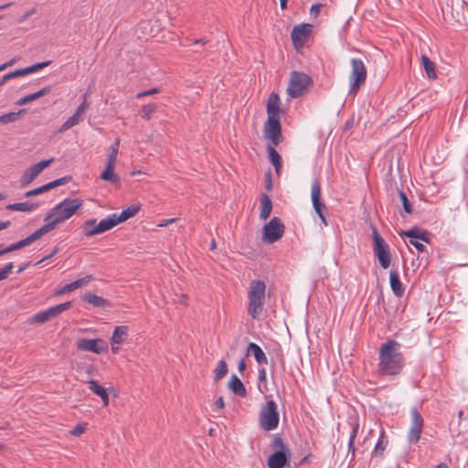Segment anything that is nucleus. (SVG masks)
<instances>
[{
    "label": "nucleus",
    "instance_id": "nucleus-1",
    "mask_svg": "<svg viewBox=\"0 0 468 468\" xmlns=\"http://www.w3.org/2000/svg\"><path fill=\"white\" fill-rule=\"evenodd\" d=\"M83 205L80 198H66L56 205L44 218L46 224L40 228L45 235L54 229L57 225L70 218Z\"/></svg>",
    "mask_w": 468,
    "mask_h": 468
},
{
    "label": "nucleus",
    "instance_id": "nucleus-2",
    "mask_svg": "<svg viewBox=\"0 0 468 468\" xmlns=\"http://www.w3.org/2000/svg\"><path fill=\"white\" fill-rule=\"evenodd\" d=\"M403 365L399 344L394 340L386 342L379 350V372L383 375L396 376L400 373Z\"/></svg>",
    "mask_w": 468,
    "mask_h": 468
},
{
    "label": "nucleus",
    "instance_id": "nucleus-3",
    "mask_svg": "<svg viewBox=\"0 0 468 468\" xmlns=\"http://www.w3.org/2000/svg\"><path fill=\"white\" fill-rule=\"evenodd\" d=\"M265 292L266 284L263 281L254 280L250 282L248 291L249 304L247 311L253 319H258L263 311Z\"/></svg>",
    "mask_w": 468,
    "mask_h": 468
},
{
    "label": "nucleus",
    "instance_id": "nucleus-4",
    "mask_svg": "<svg viewBox=\"0 0 468 468\" xmlns=\"http://www.w3.org/2000/svg\"><path fill=\"white\" fill-rule=\"evenodd\" d=\"M372 237L374 240L373 250L376 257L378 260L380 266L383 269H388L390 266L391 261V253L389 250V246L384 240V239L380 236L378 229L373 228L372 229Z\"/></svg>",
    "mask_w": 468,
    "mask_h": 468
},
{
    "label": "nucleus",
    "instance_id": "nucleus-5",
    "mask_svg": "<svg viewBox=\"0 0 468 468\" xmlns=\"http://www.w3.org/2000/svg\"><path fill=\"white\" fill-rule=\"evenodd\" d=\"M311 83L312 80L309 75L303 72L292 71L287 88V93L292 98L300 97L307 90Z\"/></svg>",
    "mask_w": 468,
    "mask_h": 468
},
{
    "label": "nucleus",
    "instance_id": "nucleus-6",
    "mask_svg": "<svg viewBox=\"0 0 468 468\" xmlns=\"http://www.w3.org/2000/svg\"><path fill=\"white\" fill-rule=\"evenodd\" d=\"M278 423L277 404L273 400H269L261 410L260 425L265 431H272L277 428Z\"/></svg>",
    "mask_w": 468,
    "mask_h": 468
},
{
    "label": "nucleus",
    "instance_id": "nucleus-7",
    "mask_svg": "<svg viewBox=\"0 0 468 468\" xmlns=\"http://www.w3.org/2000/svg\"><path fill=\"white\" fill-rule=\"evenodd\" d=\"M351 73L349 76L350 93H356L360 86L363 85L367 79V69L364 62L358 58L351 59Z\"/></svg>",
    "mask_w": 468,
    "mask_h": 468
},
{
    "label": "nucleus",
    "instance_id": "nucleus-8",
    "mask_svg": "<svg viewBox=\"0 0 468 468\" xmlns=\"http://www.w3.org/2000/svg\"><path fill=\"white\" fill-rule=\"evenodd\" d=\"M284 233V225L282 220L274 217L262 229V240L271 244L279 240Z\"/></svg>",
    "mask_w": 468,
    "mask_h": 468
},
{
    "label": "nucleus",
    "instance_id": "nucleus-9",
    "mask_svg": "<svg viewBox=\"0 0 468 468\" xmlns=\"http://www.w3.org/2000/svg\"><path fill=\"white\" fill-rule=\"evenodd\" d=\"M54 162V158H49L48 160L40 161L27 170L24 171L22 176L19 179L20 187H26L30 185L38 175L48 166H49Z\"/></svg>",
    "mask_w": 468,
    "mask_h": 468
},
{
    "label": "nucleus",
    "instance_id": "nucleus-10",
    "mask_svg": "<svg viewBox=\"0 0 468 468\" xmlns=\"http://www.w3.org/2000/svg\"><path fill=\"white\" fill-rule=\"evenodd\" d=\"M81 229L85 237H92L108 231L113 229V227L108 217L101 219L99 223H97L95 218L89 219L82 224Z\"/></svg>",
    "mask_w": 468,
    "mask_h": 468
},
{
    "label": "nucleus",
    "instance_id": "nucleus-11",
    "mask_svg": "<svg viewBox=\"0 0 468 468\" xmlns=\"http://www.w3.org/2000/svg\"><path fill=\"white\" fill-rule=\"evenodd\" d=\"M263 134L271 142L269 144L278 145L282 138L280 118H268L264 123Z\"/></svg>",
    "mask_w": 468,
    "mask_h": 468
},
{
    "label": "nucleus",
    "instance_id": "nucleus-12",
    "mask_svg": "<svg viewBox=\"0 0 468 468\" xmlns=\"http://www.w3.org/2000/svg\"><path fill=\"white\" fill-rule=\"evenodd\" d=\"M71 307V302H66L55 306H52L45 311L39 312L30 318V323L44 324L54 317L58 316L62 312Z\"/></svg>",
    "mask_w": 468,
    "mask_h": 468
},
{
    "label": "nucleus",
    "instance_id": "nucleus-13",
    "mask_svg": "<svg viewBox=\"0 0 468 468\" xmlns=\"http://www.w3.org/2000/svg\"><path fill=\"white\" fill-rule=\"evenodd\" d=\"M76 346L79 350L92 352L95 354H101L108 350L107 343L101 339H88V338H80L76 343Z\"/></svg>",
    "mask_w": 468,
    "mask_h": 468
},
{
    "label": "nucleus",
    "instance_id": "nucleus-14",
    "mask_svg": "<svg viewBox=\"0 0 468 468\" xmlns=\"http://www.w3.org/2000/svg\"><path fill=\"white\" fill-rule=\"evenodd\" d=\"M410 420L411 425L408 432V440L410 443H417L422 432L423 419L415 408L410 410Z\"/></svg>",
    "mask_w": 468,
    "mask_h": 468
},
{
    "label": "nucleus",
    "instance_id": "nucleus-15",
    "mask_svg": "<svg viewBox=\"0 0 468 468\" xmlns=\"http://www.w3.org/2000/svg\"><path fill=\"white\" fill-rule=\"evenodd\" d=\"M399 235L401 237L409 238V243L414 246L418 251L423 252L425 250V246L419 240L425 242L429 241L426 231H421L418 229H411L406 231H401Z\"/></svg>",
    "mask_w": 468,
    "mask_h": 468
},
{
    "label": "nucleus",
    "instance_id": "nucleus-16",
    "mask_svg": "<svg viewBox=\"0 0 468 468\" xmlns=\"http://www.w3.org/2000/svg\"><path fill=\"white\" fill-rule=\"evenodd\" d=\"M312 31V26L303 24L294 27L291 33V37L296 47H302L308 39Z\"/></svg>",
    "mask_w": 468,
    "mask_h": 468
},
{
    "label": "nucleus",
    "instance_id": "nucleus-17",
    "mask_svg": "<svg viewBox=\"0 0 468 468\" xmlns=\"http://www.w3.org/2000/svg\"><path fill=\"white\" fill-rule=\"evenodd\" d=\"M311 199L314 211L317 214L323 212L325 208L324 202L321 200V184L318 179H315L312 183L311 186Z\"/></svg>",
    "mask_w": 468,
    "mask_h": 468
},
{
    "label": "nucleus",
    "instance_id": "nucleus-18",
    "mask_svg": "<svg viewBox=\"0 0 468 468\" xmlns=\"http://www.w3.org/2000/svg\"><path fill=\"white\" fill-rule=\"evenodd\" d=\"M139 209H140L139 206L132 205L129 207H127L126 209H123L120 214L114 213V214L110 215L109 218L112 223V227L114 228L118 224L126 221L130 218H133V216H135L138 213Z\"/></svg>",
    "mask_w": 468,
    "mask_h": 468
},
{
    "label": "nucleus",
    "instance_id": "nucleus-19",
    "mask_svg": "<svg viewBox=\"0 0 468 468\" xmlns=\"http://www.w3.org/2000/svg\"><path fill=\"white\" fill-rule=\"evenodd\" d=\"M44 234L40 230V229H37L35 232H33L31 235L27 237L24 239H21L16 243L11 244L10 246L5 248V253L12 252L14 250H20L24 247L29 246L36 240L39 239Z\"/></svg>",
    "mask_w": 468,
    "mask_h": 468
},
{
    "label": "nucleus",
    "instance_id": "nucleus-20",
    "mask_svg": "<svg viewBox=\"0 0 468 468\" xmlns=\"http://www.w3.org/2000/svg\"><path fill=\"white\" fill-rule=\"evenodd\" d=\"M100 178L102 181L110 182L111 184L114 185L115 186H120L121 178L115 173V165H114L105 164V167H104L103 171L101 172Z\"/></svg>",
    "mask_w": 468,
    "mask_h": 468
},
{
    "label": "nucleus",
    "instance_id": "nucleus-21",
    "mask_svg": "<svg viewBox=\"0 0 468 468\" xmlns=\"http://www.w3.org/2000/svg\"><path fill=\"white\" fill-rule=\"evenodd\" d=\"M280 97L277 93H271L267 102L268 118H280Z\"/></svg>",
    "mask_w": 468,
    "mask_h": 468
},
{
    "label": "nucleus",
    "instance_id": "nucleus-22",
    "mask_svg": "<svg viewBox=\"0 0 468 468\" xmlns=\"http://www.w3.org/2000/svg\"><path fill=\"white\" fill-rule=\"evenodd\" d=\"M288 457H290V453H285V452H275L268 459V467L283 468L288 460Z\"/></svg>",
    "mask_w": 468,
    "mask_h": 468
},
{
    "label": "nucleus",
    "instance_id": "nucleus-23",
    "mask_svg": "<svg viewBox=\"0 0 468 468\" xmlns=\"http://www.w3.org/2000/svg\"><path fill=\"white\" fill-rule=\"evenodd\" d=\"M89 383V388L94 393L96 394L97 396H99L102 402H103V406H108L109 405V401H110V399H109V395L106 391V389L101 386L98 381L94 380V379H90L88 381Z\"/></svg>",
    "mask_w": 468,
    "mask_h": 468
},
{
    "label": "nucleus",
    "instance_id": "nucleus-24",
    "mask_svg": "<svg viewBox=\"0 0 468 468\" xmlns=\"http://www.w3.org/2000/svg\"><path fill=\"white\" fill-rule=\"evenodd\" d=\"M229 388L237 396L241 398L246 397L247 390L241 380L236 376L232 375L229 381Z\"/></svg>",
    "mask_w": 468,
    "mask_h": 468
},
{
    "label": "nucleus",
    "instance_id": "nucleus-25",
    "mask_svg": "<svg viewBox=\"0 0 468 468\" xmlns=\"http://www.w3.org/2000/svg\"><path fill=\"white\" fill-rule=\"evenodd\" d=\"M389 282L390 287L394 294L398 297L402 296L404 293V287L399 280V273L395 270H391L389 272Z\"/></svg>",
    "mask_w": 468,
    "mask_h": 468
},
{
    "label": "nucleus",
    "instance_id": "nucleus-26",
    "mask_svg": "<svg viewBox=\"0 0 468 468\" xmlns=\"http://www.w3.org/2000/svg\"><path fill=\"white\" fill-rule=\"evenodd\" d=\"M272 210V203L270 197L267 194H262L261 197V212L260 218L266 220Z\"/></svg>",
    "mask_w": 468,
    "mask_h": 468
},
{
    "label": "nucleus",
    "instance_id": "nucleus-27",
    "mask_svg": "<svg viewBox=\"0 0 468 468\" xmlns=\"http://www.w3.org/2000/svg\"><path fill=\"white\" fill-rule=\"evenodd\" d=\"M275 146L273 144L267 145L268 157L270 162L273 165L275 171L277 174L280 173L282 164V157L279 153L275 150Z\"/></svg>",
    "mask_w": 468,
    "mask_h": 468
},
{
    "label": "nucleus",
    "instance_id": "nucleus-28",
    "mask_svg": "<svg viewBox=\"0 0 468 468\" xmlns=\"http://www.w3.org/2000/svg\"><path fill=\"white\" fill-rule=\"evenodd\" d=\"M82 300L90 304H92L96 307H106L109 306V301L92 293L90 292H86L82 295Z\"/></svg>",
    "mask_w": 468,
    "mask_h": 468
},
{
    "label": "nucleus",
    "instance_id": "nucleus-29",
    "mask_svg": "<svg viewBox=\"0 0 468 468\" xmlns=\"http://www.w3.org/2000/svg\"><path fill=\"white\" fill-rule=\"evenodd\" d=\"M37 207H38L37 203H33V202H29V201L22 202V203L9 204L5 207V208L7 210L21 211V212H31V211L36 210Z\"/></svg>",
    "mask_w": 468,
    "mask_h": 468
},
{
    "label": "nucleus",
    "instance_id": "nucleus-30",
    "mask_svg": "<svg viewBox=\"0 0 468 468\" xmlns=\"http://www.w3.org/2000/svg\"><path fill=\"white\" fill-rule=\"evenodd\" d=\"M129 328L126 325L116 326L111 337V342L122 344L128 335Z\"/></svg>",
    "mask_w": 468,
    "mask_h": 468
},
{
    "label": "nucleus",
    "instance_id": "nucleus-31",
    "mask_svg": "<svg viewBox=\"0 0 468 468\" xmlns=\"http://www.w3.org/2000/svg\"><path fill=\"white\" fill-rule=\"evenodd\" d=\"M421 62L422 66L425 69L426 75L430 80H436V65L433 61H431L426 55H421Z\"/></svg>",
    "mask_w": 468,
    "mask_h": 468
},
{
    "label": "nucleus",
    "instance_id": "nucleus-32",
    "mask_svg": "<svg viewBox=\"0 0 468 468\" xmlns=\"http://www.w3.org/2000/svg\"><path fill=\"white\" fill-rule=\"evenodd\" d=\"M248 352L249 353H252V355L254 356L256 361L262 365V364H267L268 363V359H267V356H265L264 352L262 351V349L255 343H250L248 346Z\"/></svg>",
    "mask_w": 468,
    "mask_h": 468
},
{
    "label": "nucleus",
    "instance_id": "nucleus-33",
    "mask_svg": "<svg viewBox=\"0 0 468 468\" xmlns=\"http://www.w3.org/2000/svg\"><path fill=\"white\" fill-rule=\"evenodd\" d=\"M157 105L154 103H148L144 105L140 110V116L142 119L148 121L152 115L156 112Z\"/></svg>",
    "mask_w": 468,
    "mask_h": 468
},
{
    "label": "nucleus",
    "instance_id": "nucleus-34",
    "mask_svg": "<svg viewBox=\"0 0 468 468\" xmlns=\"http://www.w3.org/2000/svg\"><path fill=\"white\" fill-rule=\"evenodd\" d=\"M25 112V110H20L17 112H9L0 116V125L16 122L17 120H19L21 113Z\"/></svg>",
    "mask_w": 468,
    "mask_h": 468
},
{
    "label": "nucleus",
    "instance_id": "nucleus-35",
    "mask_svg": "<svg viewBox=\"0 0 468 468\" xmlns=\"http://www.w3.org/2000/svg\"><path fill=\"white\" fill-rule=\"evenodd\" d=\"M215 380H219L223 378L228 373V366L224 360H220L216 367L215 371Z\"/></svg>",
    "mask_w": 468,
    "mask_h": 468
},
{
    "label": "nucleus",
    "instance_id": "nucleus-36",
    "mask_svg": "<svg viewBox=\"0 0 468 468\" xmlns=\"http://www.w3.org/2000/svg\"><path fill=\"white\" fill-rule=\"evenodd\" d=\"M271 447L276 450L275 452H285V453H290V449L279 436L274 437Z\"/></svg>",
    "mask_w": 468,
    "mask_h": 468
},
{
    "label": "nucleus",
    "instance_id": "nucleus-37",
    "mask_svg": "<svg viewBox=\"0 0 468 468\" xmlns=\"http://www.w3.org/2000/svg\"><path fill=\"white\" fill-rule=\"evenodd\" d=\"M50 64H51V61L48 60V61L37 63V64H34V65H32L30 67L25 68L24 69L25 75L36 72V71H37V70H39L41 69H44V68L49 66Z\"/></svg>",
    "mask_w": 468,
    "mask_h": 468
},
{
    "label": "nucleus",
    "instance_id": "nucleus-38",
    "mask_svg": "<svg viewBox=\"0 0 468 468\" xmlns=\"http://www.w3.org/2000/svg\"><path fill=\"white\" fill-rule=\"evenodd\" d=\"M50 64H51V61L48 60V61L37 63V64H34V65H32L30 67L25 68L24 69L25 75L36 72V71H37V70H39L41 69H44V68L49 66Z\"/></svg>",
    "mask_w": 468,
    "mask_h": 468
},
{
    "label": "nucleus",
    "instance_id": "nucleus-39",
    "mask_svg": "<svg viewBox=\"0 0 468 468\" xmlns=\"http://www.w3.org/2000/svg\"><path fill=\"white\" fill-rule=\"evenodd\" d=\"M358 429H359V423L357 421V419H356L355 422L353 424L352 433L350 435L349 442H348L349 450L352 451L353 452H355L354 443H355L356 436V434L358 432Z\"/></svg>",
    "mask_w": 468,
    "mask_h": 468
},
{
    "label": "nucleus",
    "instance_id": "nucleus-40",
    "mask_svg": "<svg viewBox=\"0 0 468 468\" xmlns=\"http://www.w3.org/2000/svg\"><path fill=\"white\" fill-rule=\"evenodd\" d=\"M387 444H388V441L385 440V436H384V434H382L380 436V438L378 439V441L375 447L376 454H379L380 456H382Z\"/></svg>",
    "mask_w": 468,
    "mask_h": 468
},
{
    "label": "nucleus",
    "instance_id": "nucleus-41",
    "mask_svg": "<svg viewBox=\"0 0 468 468\" xmlns=\"http://www.w3.org/2000/svg\"><path fill=\"white\" fill-rule=\"evenodd\" d=\"M399 197L402 202L403 208L407 213H411L412 206L410 203L406 194L402 190H399Z\"/></svg>",
    "mask_w": 468,
    "mask_h": 468
},
{
    "label": "nucleus",
    "instance_id": "nucleus-42",
    "mask_svg": "<svg viewBox=\"0 0 468 468\" xmlns=\"http://www.w3.org/2000/svg\"><path fill=\"white\" fill-rule=\"evenodd\" d=\"M48 191V186L47 184L42 186H39L37 188H35V189H32V190H29L27 192L25 193V197H34V196H37V195H40V194H43L45 192Z\"/></svg>",
    "mask_w": 468,
    "mask_h": 468
},
{
    "label": "nucleus",
    "instance_id": "nucleus-43",
    "mask_svg": "<svg viewBox=\"0 0 468 468\" xmlns=\"http://www.w3.org/2000/svg\"><path fill=\"white\" fill-rule=\"evenodd\" d=\"M108 151H109V153L107 155L106 164L116 165L119 151L112 149V148H109Z\"/></svg>",
    "mask_w": 468,
    "mask_h": 468
},
{
    "label": "nucleus",
    "instance_id": "nucleus-44",
    "mask_svg": "<svg viewBox=\"0 0 468 468\" xmlns=\"http://www.w3.org/2000/svg\"><path fill=\"white\" fill-rule=\"evenodd\" d=\"M90 281H91V276L88 275V276L80 278L77 281L72 282L74 290L86 286Z\"/></svg>",
    "mask_w": 468,
    "mask_h": 468
},
{
    "label": "nucleus",
    "instance_id": "nucleus-45",
    "mask_svg": "<svg viewBox=\"0 0 468 468\" xmlns=\"http://www.w3.org/2000/svg\"><path fill=\"white\" fill-rule=\"evenodd\" d=\"M69 181V177L64 176V177H61V178L56 179L52 182L48 183L47 186H48V190H50L56 186L65 185Z\"/></svg>",
    "mask_w": 468,
    "mask_h": 468
},
{
    "label": "nucleus",
    "instance_id": "nucleus-46",
    "mask_svg": "<svg viewBox=\"0 0 468 468\" xmlns=\"http://www.w3.org/2000/svg\"><path fill=\"white\" fill-rule=\"evenodd\" d=\"M13 268V263L9 262L3 269H0V281L6 279Z\"/></svg>",
    "mask_w": 468,
    "mask_h": 468
},
{
    "label": "nucleus",
    "instance_id": "nucleus-47",
    "mask_svg": "<svg viewBox=\"0 0 468 468\" xmlns=\"http://www.w3.org/2000/svg\"><path fill=\"white\" fill-rule=\"evenodd\" d=\"M86 426L87 424L86 423H80L78 424L75 428H73L69 433L73 436H80L81 435L82 433L85 432L86 431Z\"/></svg>",
    "mask_w": 468,
    "mask_h": 468
},
{
    "label": "nucleus",
    "instance_id": "nucleus-48",
    "mask_svg": "<svg viewBox=\"0 0 468 468\" xmlns=\"http://www.w3.org/2000/svg\"><path fill=\"white\" fill-rule=\"evenodd\" d=\"M160 91H161L160 88H153V89H151L149 90L137 93L136 98L137 99H141V98L145 97V96H150V95L157 94Z\"/></svg>",
    "mask_w": 468,
    "mask_h": 468
},
{
    "label": "nucleus",
    "instance_id": "nucleus-49",
    "mask_svg": "<svg viewBox=\"0 0 468 468\" xmlns=\"http://www.w3.org/2000/svg\"><path fill=\"white\" fill-rule=\"evenodd\" d=\"M75 122L73 120H70L69 118L59 127L58 132L63 133L67 130L70 129L71 127L75 126Z\"/></svg>",
    "mask_w": 468,
    "mask_h": 468
},
{
    "label": "nucleus",
    "instance_id": "nucleus-50",
    "mask_svg": "<svg viewBox=\"0 0 468 468\" xmlns=\"http://www.w3.org/2000/svg\"><path fill=\"white\" fill-rule=\"evenodd\" d=\"M83 118L84 115L77 110L75 111L74 114L69 117L70 120H73L75 124H79L83 120Z\"/></svg>",
    "mask_w": 468,
    "mask_h": 468
},
{
    "label": "nucleus",
    "instance_id": "nucleus-51",
    "mask_svg": "<svg viewBox=\"0 0 468 468\" xmlns=\"http://www.w3.org/2000/svg\"><path fill=\"white\" fill-rule=\"evenodd\" d=\"M71 291H74V286L72 284V282L69 283V284H66L65 286H63L58 292L57 294H64V293H67V292H69Z\"/></svg>",
    "mask_w": 468,
    "mask_h": 468
},
{
    "label": "nucleus",
    "instance_id": "nucleus-52",
    "mask_svg": "<svg viewBox=\"0 0 468 468\" xmlns=\"http://www.w3.org/2000/svg\"><path fill=\"white\" fill-rule=\"evenodd\" d=\"M8 74H9V77L11 80L15 79V78L25 76L24 69H16L13 72H9Z\"/></svg>",
    "mask_w": 468,
    "mask_h": 468
},
{
    "label": "nucleus",
    "instance_id": "nucleus-53",
    "mask_svg": "<svg viewBox=\"0 0 468 468\" xmlns=\"http://www.w3.org/2000/svg\"><path fill=\"white\" fill-rule=\"evenodd\" d=\"M88 108H89V103L87 102L86 95H84L83 102L77 108V111H79L80 112H81L84 115V113Z\"/></svg>",
    "mask_w": 468,
    "mask_h": 468
},
{
    "label": "nucleus",
    "instance_id": "nucleus-54",
    "mask_svg": "<svg viewBox=\"0 0 468 468\" xmlns=\"http://www.w3.org/2000/svg\"><path fill=\"white\" fill-rule=\"evenodd\" d=\"M50 90H51V87L50 86H47V87H44L43 89H41L40 90H38L37 92H35V93L37 94V97L39 99L40 97L45 96L48 93H49Z\"/></svg>",
    "mask_w": 468,
    "mask_h": 468
},
{
    "label": "nucleus",
    "instance_id": "nucleus-55",
    "mask_svg": "<svg viewBox=\"0 0 468 468\" xmlns=\"http://www.w3.org/2000/svg\"><path fill=\"white\" fill-rule=\"evenodd\" d=\"M50 90H51V87L50 86H47V87H44L43 89H41L40 90H38L37 92H35V93L37 94V97L39 99L40 97L45 96L48 93H49Z\"/></svg>",
    "mask_w": 468,
    "mask_h": 468
},
{
    "label": "nucleus",
    "instance_id": "nucleus-56",
    "mask_svg": "<svg viewBox=\"0 0 468 468\" xmlns=\"http://www.w3.org/2000/svg\"><path fill=\"white\" fill-rule=\"evenodd\" d=\"M321 7H322V5H319V4L313 5L311 6V9H310L311 15L314 16H316L319 14V12H320Z\"/></svg>",
    "mask_w": 468,
    "mask_h": 468
},
{
    "label": "nucleus",
    "instance_id": "nucleus-57",
    "mask_svg": "<svg viewBox=\"0 0 468 468\" xmlns=\"http://www.w3.org/2000/svg\"><path fill=\"white\" fill-rule=\"evenodd\" d=\"M17 61V58H13L12 59H10L9 61L4 63V64H1L0 66L2 67V69L5 70L7 68L15 65Z\"/></svg>",
    "mask_w": 468,
    "mask_h": 468
},
{
    "label": "nucleus",
    "instance_id": "nucleus-58",
    "mask_svg": "<svg viewBox=\"0 0 468 468\" xmlns=\"http://www.w3.org/2000/svg\"><path fill=\"white\" fill-rule=\"evenodd\" d=\"M36 13V9L32 8L31 10L27 11L24 16H22L19 18V23L25 22L30 16Z\"/></svg>",
    "mask_w": 468,
    "mask_h": 468
},
{
    "label": "nucleus",
    "instance_id": "nucleus-59",
    "mask_svg": "<svg viewBox=\"0 0 468 468\" xmlns=\"http://www.w3.org/2000/svg\"><path fill=\"white\" fill-rule=\"evenodd\" d=\"M214 407L219 410H222L225 407V403L222 397L218 398L216 400V402L214 403Z\"/></svg>",
    "mask_w": 468,
    "mask_h": 468
},
{
    "label": "nucleus",
    "instance_id": "nucleus-60",
    "mask_svg": "<svg viewBox=\"0 0 468 468\" xmlns=\"http://www.w3.org/2000/svg\"><path fill=\"white\" fill-rule=\"evenodd\" d=\"M176 220V218H168V219H164L161 221V223L158 224V227L160 228H163V227H165L171 223H174L175 221Z\"/></svg>",
    "mask_w": 468,
    "mask_h": 468
},
{
    "label": "nucleus",
    "instance_id": "nucleus-61",
    "mask_svg": "<svg viewBox=\"0 0 468 468\" xmlns=\"http://www.w3.org/2000/svg\"><path fill=\"white\" fill-rule=\"evenodd\" d=\"M29 102H30V101L28 99V96L27 95V96L22 97L21 99H19L17 101L16 104L22 106V105H26V104H27Z\"/></svg>",
    "mask_w": 468,
    "mask_h": 468
},
{
    "label": "nucleus",
    "instance_id": "nucleus-62",
    "mask_svg": "<svg viewBox=\"0 0 468 468\" xmlns=\"http://www.w3.org/2000/svg\"><path fill=\"white\" fill-rule=\"evenodd\" d=\"M111 345H112V352L113 354H118L119 351H120V345L121 344L111 342Z\"/></svg>",
    "mask_w": 468,
    "mask_h": 468
},
{
    "label": "nucleus",
    "instance_id": "nucleus-63",
    "mask_svg": "<svg viewBox=\"0 0 468 468\" xmlns=\"http://www.w3.org/2000/svg\"><path fill=\"white\" fill-rule=\"evenodd\" d=\"M246 368V363L244 359H241L239 363L238 369L240 373H242Z\"/></svg>",
    "mask_w": 468,
    "mask_h": 468
},
{
    "label": "nucleus",
    "instance_id": "nucleus-64",
    "mask_svg": "<svg viewBox=\"0 0 468 468\" xmlns=\"http://www.w3.org/2000/svg\"><path fill=\"white\" fill-rule=\"evenodd\" d=\"M179 302L180 303L184 304V305H187L188 303H187V296L186 294H182L179 296Z\"/></svg>",
    "mask_w": 468,
    "mask_h": 468
}]
</instances>
